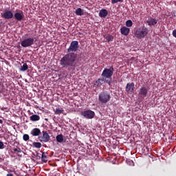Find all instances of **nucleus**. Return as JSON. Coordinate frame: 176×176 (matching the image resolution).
<instances>
[{
    "mask_svg": "<svg viewBox=\"0 0 176 176\" xmlns=\"http://www.w3.org/2000/svg\"><path fill=\"white\" fill-rule=\"evenodd\" d=\"M7 176H13L12 173H8L7 174Z\"/></svg>",
    "mask_w": 176,
    "mask_h": 176,
    "instance_id": "72a5a7b5",
    "label": "nucleus"
},
{
    "mask_svg": "<svg viewBox=\"0 0 176 176\" xmlns=\"http://www.w3.org/2000/svg\"><path fill=\"white\" fill-rule=\"evenodd\" d=\"M43 135L38 136V139L40 142H49L50 141V135L47 133V131H43Z\"/></svg>",
    "mask_w": 176,
    "mask_h": 176,
    "instance_id": "6e6552de",
    "label": "nucleus"
},
{
    "mask_svg": "<svg viewBox=\"0 0 176 176\" xmlns=\"http://www.w3.org/2000/svg\"><path fill=\"white\" fill-rule=\"evenodd\" d=\"M34 43H35L34 37H29L23 39L21 42V46H22V47H30V46H32Z\"/></svg>",
    "mask_w": 176,
    "mask_h": 176,
    "instance_id": "39448f33",
    "label": "nucleus"
},
{
    "mask_svg": "<svg viewBox=\"0 0 176 176\" xmlns=\"http://www.w3.org/2000/svg\"><path fill=\"white\" fill-rule=\"evenodd\" d=\"M104 83H105V79L103 76H102V78H100L96 80L94 84V87H96V89H97V87H101Z\"/></svg>",
    "mask_w": 176,
    "mask_h": 176,
    "instance_id": "9d476101",
    "label": "nucleus"
},
{
    "mask_svg": "<svg viewBox=\"0 0 176 176\" xmlns=\"http://www.w3.org/2000/svg\"><path fill=\"white\" fill-rule=\"evenodd\" d=\"M30 118L32 122H38V120H41V117L38 115H32Z\"/></svg>",
    "mask_w": 176,
    "mask_h": 176,
    "instance_id": "f3484780",
    "label": "nucleus"
},
{
    "mask_svg": "<svg viewBox=\"0 0 176 176\" xmlns=\"http://www.w3.org/2000/svg\"><path fill=\"white\" fill-rule=\"evenodd\" d=\"M126 27H133V21L131 20H127L126 21Z\"/></svg>",
    "mask_w": 176,
    "mask_h": 176,
    "instance_id": "b1692460",
    "label": "nucleus"
},
{
    "mask_svg": "<svg viewBox=\"0 0 176 176\" xmlns=\"http://www.w3.org/2000/svg\"><path fill=\"white\" fill-rule=\"evenodd\" d=\"M76 14L77 16H82V14H83V10H82V8H77L76 10Z\"/></svg>",
    "mask_w": 176,
    "mask_h": 176,
    "instance_id": "5701e85b",
    "label": "nucleus"
},
{
    "mask_svg": "<svg viewBox=\"0 0 176 176\" xmlns=\"http://www.w3.org/2000/svg\"><path fill=\"white\" fill-rule=\"evenodd\" d=\"M78 49L79 42L78 41H72L69 48L67 50V54L60 60V65L62 66V68H65L69 72L74 71L76 68L78 54L74 52H78Z\"/></svg>",
    "mask_w": 176,
    "mask_h": 176,
    "instance_id": "f257e3e1",
    "label": "nucleus"
},
{
    "mask_svg": "<svg viewBox=\"0 0 176 176\" xmlns=\"http://www.w3.org/2000/svg\"><path fill=\"white\" fill-rule=\"evenodd\" d=\"M14 152L15 153H21V148H20L19 147L15 148H14Z\"/></svg>",
    "mask_w": 176,
    "mask_h": 176,
    "instance_id": "cd10ccee",
    "label": "nucleus"
},
{
    "mask_svg": "<svg viewBox=\"0 0 176 176\" xmlns=\"http://www.w3.org/2000/svg\"><path fill=\"white\" fill-rule=\"evenodd\" d=\"M33 148H36L37 149H39V148H41L42 144L39 142H34L33 144Z\"/></svg>",
    "mask_w": 176,
    "mask_h": 176,
    "instance_id": "6ab92c4d",
    "label": "nucleus"
},
{
    "mask_svg": "<svg viewBox=\"0 0 176 176\" xmlns=\"http://www.w3.org/2000/svg\"><path fill=\"white\" fill-rule=\"evenodd\" d=\"M54 112L55 115H61V113L64 112V109H60V108H57L55 110H54Z\"/></svg>",
    "mask_w": 176,
    "mask_h": 176,
    "instance_id": "aec40b11",
    "label": "nucleus"
},
{
    "mask_svg": "<svg viewBox=\"0 0 176 176\" xmlns=\"http://www.w3.org/2000/svg\"><path fill=\"white\" fill-rule=\"evenodd\" d=\"M30 134L33 135V137H39V135L41 134V129L34 128L31 131Z\"/></svg>",
    "mask_w": 176,
    "mask_h": 176,
    "instance_id": "4468645a",
    "label": "nucleus"
},
{
    "mask_svg": "<svg viewBox=\"0 0 176 176\" xmlns=\"http://www.w3.org/2000/svg\"><path fill=\"white\" fill-rule=\"evenodd\" d=\"M118 2H123V0H111L112 5H115V3H118Z\"/></svg>",
    "mask_w": 176,
    "mask_h": 176,
    "instance_id": "7c9ffc66",
    "label": "nucleus"
},
{
    "mask_svg": "<svg viewBox=\"0 0 176 176\" xmlns=\"http://www.w3.org/2000/svg\"><path fill=\"white\" fill-rule=\"evenodd\" d=\"M0 149H5V144H3V142L0 141Z\"/></svg>",
    "mask_w": 176,
    "mask_h": 176,
    "instance_id": "2f4dec72",
    "label": "nucleus"
},
{
    "mask_svg": "<svg viewBox=\"0 0 176 176\" xmlns=\"http://www.w3.org/2000/svg\"><path fill=\"white\" fill-rule=\"evenodd\" d=\"M106 40L107 42H112V41H113V37L111 35L107 36Z\"/></svg>",
    "mask_w": 176,
    "mask_h": 176,
    "instance_id": "393cba45",
    "label": "nucleus"
},
{
    "mask_svg": "<svg viewBox=\"0 0 176 176\" xmlns=\"http://www.w3.org/2000/svg\"><path fill=\"white\" fill-rule=\"evenodd\" d=\"M23 141H28L30 140V135L28 134H24L23 136Z\"/></svg>",
    "mask_w": 176,
    "mask_h": 176,
    "instance_id": "bb28decb",
    "label": "nucleus"
},
{
    "mask_svg": "<svg viewBox=\"0 0 176 176\" xmlns=\"http://www.w3.org/2000/svg\"><path fill=\"white\" fill-rule=\"evenodd\" d=\"M56 141L57 142H60V144L61 142H63V141H64V136L63 135V134H60L56 136Z\"/></svg>",
    "mask_w": 176,
    "mask_h": 176,
    "instance_id": "a211bd4d",
    "label": "nucleus"
},
{
    "mask_svg": "<svg viewBox=\"0 0 176 176\" xmlns=\"http://www.w3.org/2000/svg\"><path fill=\"white\" fill-rule=\"evenodd\" d=\"M34 156L36 157V160H41V155L39 153H36V154H34Z\"/></svg>",
    "mask_w": 176,
    "mask_h": 176,
    "instance_id": "a878e982",
    "label": "nucleus"
},
{
    "mask_svg": "<svg viewBox=\"0 0 176 176\" xmlns=\"http://www.w3.org/2000/svg\"><path fill=\"white\" fill-rule=\"evenodd\" d=\"M104 83H107L109 85V86H111V84L112 83L111 79L109 80V78H105Z\"/></svg>",
    "mask_w": 176,
    "mask_h": 176,
    "instance_id": "c756f323",
    "label": "nucleus"
},
{
    "mask_svg": "<svg viewBox=\"0 0 176 176\" xmlns=\"http://www.w3.org/2000/svg\"><path fill=\"white\" fill-rule=\"evenodd\" d=\"M3 123V121L2 120H0V124H2Z\"/></svg>",
    "mask_w": 176,
    "mask_h": 176,
    "instance_id": "f704fd0d",
    "label": "nucleus"
},
{
    "mask_svg": "<svg viewBox=\"0 0 176 176\" xmlns=\"http://www.w3.org/2000/svg\"><path fill=\"white\" fill-rule=\"evenodd\" d=\"M41 160H42V162H43V163H46L47 162V155H46L45 152L42 153Z\"/></svg>",
    "mask_w": 176,
    "mask_h": 176,
    "instance_id": "412c9836",
    "label": "nucleus"
},
{
    "mask_svg": "<svg viewBox=\"0 0 176 176\" xmlns=\"http://www.w3.org/2000/svg\"><path fill=\"white\" fill-rule=\"evenodd\" d=\"M108 16V10L106 9H102L99 12V16L102 18H105Z\"/></svg>",
    "mask_w": 176,
    "mask_h": 176,
    "instance_id": "dca6fc26",
    "label": "nucleus"
},
{
    "mask_svg": "<svg viewBox=\"0 0 176 176\" xmlns=\"http://www.w3.org/2000/svg\"><path fill=\"white\" fill-rule=\"evenodd\" d=\"M98 100L102 104H107L111 100V94L107 91H103L98 94Z\"/></svg>",
    "mask_w": 176,
    "mask_h": 176,
    "instance_id": "f03ea898",
    "label": "nucleus"
},
{
    "mask_svg": "<svg viewBox=\"0 0 176 176\" xmlns=\"http://www.w3.org/2000/svg\"><path fill=\"white\" fill-rule=\"evenodd\" d=\"M81 115L85 118V119H93L96 113L91 110H85L81 111Z\"/></svg>",
    "mask_w": 176,
    "mask_h": 176,
    "instance_id": "0eeeda50",
    "label": "nucleus"
},
{
    "mask_svg": "<svg viewBox=\"0 0 176 176\" xmlns=\"http://www.w3.org/2000/svg\"><path fill=\"white\" fill-rule=\"evenodd\" d=\"M148 91L149 89L146 88V87H141L138 94L139 98H145V97H148Z\"/></svg>",
    "mask_w": 176,
    "mask_h": 176,
    "instance_id": "423d86ee",
    "label": "nucleus"
},
{
    "mask_svg": "<svg viewBox=\"0 0 176 176\" xmlns=\"http://www.w3.org/2000/svg\"><path fill=\"white\" fill-rule=\"evenodd\" d=\"M126 163L129 164V166H134V162L131 160H126Z\"/></svg>",
    "mask_w": 176,
    "mask_h": 176,
    "instance_id": "c85d7f7f",
    "label": "nucleus"
},
{
    "mask_svg": "<svg viewBox=\"0 0 176 176\" xmlns=\"http://www.w3.org/2000/svg\"><path fill=\"white\" fill-rule=\"evenodd\" d=\"M14 17L16 21H22V20H24V14H23V11L16 12L14 14Z\"/></svg>",
    "mask_w": 176,
    "mask_h": 176,
    "instance_id": "9b49d317",
    "label": "nucleus"
},
{
    "mask_svg": "<svg viewBox=\"0 0 176 176\" xmlns=\"http://www.w3.org/2000/svg\"><path fill=\"white\" fill-rule=\"evenodd\" d=\"M121 34L122 35H124V36H127L129 34H130V28L123 26L120 28Z\"/></svg>",
    "mask_w": 176,
    "mask_h": 176,
    "instance_id": "ddd939ff",
    "label": "nucleus"
},
{
    "mask_svg": "<svg viewBox=\"0 0 176 176\" xmlns=\"http://www.w3.org/2000/svg\"><path fill=\"white\" fill-rule=\"evenodd\" d=\"M27 69H28V65H27V63H24L21 66L20 71H22V72H24L27 71Z\"/></svg>",
    "mask_w": 176,
    "mask_h": 176,
    "instance_id": "4be33fe9",
    "label": "nucleus"
},
{
    "mask_svg": "<svg viewBox=\"0 0 176 176\" xmlns=\"http://www.w3.org/2000/svg\"><path fill=\"white\" fill-rule=\"evenodd\" d=\"M1 17L6 20H10L12 17H14V14L10 10H6L3 13H1Z\"/></svg>",
    "mask_w": 176,
    "mask_h": 176,
    "instance_id": "1a4fd4ad",
    "label": "nucleus"
},
{
    "mask_svg": "<svg viewBox=\"0 0 176 176\" xmlns=\"http://www.w3.org/2000/svg\"><path fill=\"white\" fill-rule=\"evenodd\" d=\"M133 91H134V82L127 83L126 86V92L129 93V94H131V93H133Z\"/></svg>",
    "mask_w": 176,
    "mask_h": 176,
    "instance_id": "f8f14e48",
    "label": "nucleus"
},
{
    "mask_svg": "<svg viewBox=\"0 0 176 176\" xmlns=\"http://www.w3.org/2000/svg\"><path fill=\"white\" fill-rule=\"evenodd\" d=\"M148 28L143 27L138 28L135 32V35L138 39H143L144 36L148 35Z\"/></svg>",
    "mask_w": 176,
    "mask_h": 176,
    "instance_id": "7ed1b4c3",
    "label": "nucleus"
},
{
    "mask_svg": "<svg viewBox=\"0 0 176 176\" xmlns=\"http://www.w3.org/2000/svg\"><path fill=\"white\" fill-rule=\"evenodd\" d=\"M173 36L175 37V38H176V30H174L173 31Z\"/></svg>",
    "mask_w": 176,
    "mask_h": 176,
    "instance_id": "473e14b6",
    "label": "nucleus"
},
{
    "mask_svg": "<svg viewBox=\"0 0 176 176\" xmlns=\"http://www.w3.org/2000/svg\"><path fill=\"white\" fill-rule=\"evenodd\" d=\"M146 23L148 24V25H156V24H157V20H156L155 19H153L152 17H149L147 20H146Z\"/></svg>",
    "mask_w": 176,
    "mask_h": 176,
    "instance_id": "2eb2a0df",
    "label": "nucleus"
},
{
    "mask_svg": "<svg viewBox=\"0 0 176 176\" xmlns=\"http://www.w3.org/2000/svg\"><path fill=\"white\" fill-rule=\"evenodd\" d=\"M113 75V67H110L109 69H104L102 72L101 76L104 79H112V76Z\"/></svg>",
    "mask_w": 176,
    "mask_h": 176,
    "instance_id": "20e7f679",
    "label": "nucleus"
}]
</instances>
